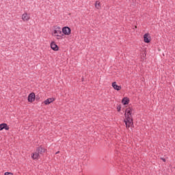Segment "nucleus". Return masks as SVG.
Masks as SVG:
<instances>
[{"label":"nucleus","mask_w":175,"mask_h":175,"mask_svg":"<svg viewBox=\"0 0 175 175\" xmlns=\"http://www.w3.org/2000/svg\"><path fill=\"white\" fill-rule=\"evenodd\" d=\"M144 41L145 43H150V42H151V37H148V33L144 35Z\"/></svg>","instance_id":"6"},{"label":"nucleus","mask_w":175,"mask_h":175,"mask_svg":"<svg viewBox=\"0 0 175 175\" xmlns=\"http://www.w3.org/2000/svg\"><path fill=\"white\" fill-rule=\"evenodd\" d=\"M122 105H129V98H128L126 97L123 98L122 100Z\"/></svg>","instance_id":"13"},{"label":"nucleus","mask_w":175,"mask_h":175,"mask_svg":"<svg viewBox=\"0 0 175 175\" xmlns=\"http://www.w3.org/2000/svg\"><path fill=\"white\" fill-rule=\"evenodd\" d=\"M4 175H14L12 172H5Z\"/></svg>","instance_id":"18"},{"label":"nucleus","mask_w":175,"mask_h":175,"mask_svg":"<svg viewBox=\"0 0 175 175\" xmlns=\"http://www.w3.org/2000/svg\"><path fill=\"white\" fill-rule=\"evenodd\" d=\"M112 87L113 89L116 90V91H120L121 90V86L117 85V82H113Z\"/></svg>","instance_id":"8"},{"label":"nucleus","mask_w":175,"mask_h":175,"mask_svg":"<svg viewBox=\"0 0 175 175\" xmlns=\"http://www.w3.org/2000/svg\"><path fill=\"white\" fill-rule=\"evenodd\" d=\"M161 160H162L163 162H166V159H165L164 158H161Z\"/></svg>","instance_id":"19"},{"label":"nucleus","mask_w":175,"mask_h":175,"mask_svg":"<svg viewBox=\"0 0 175 175\" xmlns=\"http://www.w3.org/2000/svg\"><path fill=\"white\" fill-rule=\"evenodd\" d=\"M53 33L55 35H62V31H61V27H57L56 29L54 30Z\"/></svg>","instance_id":"11"},{"label":"nucleus","mask_w":175,"mask_h":175,"mask_svg":"<svg viewBox=\"0 0 175 175\" xmlns=\"http://www.w3.org/2000/svg\"><path fill=\"white\" fill-rule=\"evenodd\" d=\"M82 81H84V78H82Z\"/></svg>","instance_id":"22"},{"label":"nucleus","mask_w":175,"mask_h":175,"mask_svg":"<svg viewBox=\"0 0 175 175\" xmlns=\"http://www.w3.org/2000/svg\"><path fill=\"white\" fill-rule=\"evenodd\" d=\"M133 111V109H132L131 107H129V108L126 109V110H125L126 114H128V115H130V116H132V112Z\"/></svg>","instance_id":"14"},{"label":"nucleus","mask_w":175,"mask_h":175,"mask_svg":"<svg viewBox=\"0 0 175 175\" xmlns=\"http://www.w3.org/2000/svg\"><path fill=\"white\" fill-rule=\"evenodd\" d=\"M40 157V155L37 151H36V152L31 154L32 159H39Z\"/></svg>","instance_id":"12"},{"label":"nucleus","mask_w":175,"mask_h":175,"mask_svg":"<svg viewBox=\"0 0 175 175\" xmlns=\"http://www.w3.org/2000/svg\"><path fill=\"white\" fill-rule=\"evenodd\" d=\"M72 32V29H70V27H68V26H66V27H64L62 28V33H64V35H70Z\"/></svg>","instance_id":"2"},{"label":"nucleus","mask_w":175,"mask_h":175,"mask_svg":"<svg viewBox=\"0 0 175 175\" xmlns=\"http://www.w3.org/2000/svg\"><path fill=\"white\" fill-rule=\"evenodd\" d=\"M36 151L40 154H44L46 152V149L42 146H39Z\"/></svg>","instance_id":"9"},{"label":"nucleus","mask_w":175,"mask_h":175,"mask_svg":"<svg viewBox=\"0 0 175 175\" xmlns=\"http://www.w3.org/2000/svg\"><path fill=\"white\" fill-rule=\"evenodd\" d=\"M35 99L38 100V99H39V98H38V97H36V98H35Z\"/></svg>","instance_id":"21"},{"label":"nucleus","mask_w":175,"mask_h":175,"mask_svg":"<svg viewBox=\"0 0 175 175\" xmlns=\"http://www.w3.org/2000/svg\"><path fill=\"white\" fill-rule=\"evenodd\" d=\"M51 48L53 51H58V50H59V47H58V45H57L54 41L51 43Z\"/></svg>","instance_id":"4"},{"label":"nucleus","mask_w":175,"mask_h":175,"mask_svg":"<svg viewBox=\"0 0 175 175\" xmlns=\"http://www.w3.org/2000/svg\"><path fill=\"white\" fill-rule=\"evenodd\" d=\"M3 129H5V131H9L10 128L8 124L6 123L0 124V131H3Z\"/></svg>","instance_id":"5"},{"label":"nucleus","mask_w":175,"mask_h":175,"mask_svg":"<svg viewBox=\"0 0 175 175\" xmlns=\"http://www.w3.org/2000/svg\"><path fill=\"white\" fill-rule=\"evenodd\" d=\"M95 8H96V9H99V8H100V3L99 1H96Z\"/></svg>","instance_id":"15"},{"label":"nucleus","mask_w":175,"mask_h":175,"mask_svg":"<svg viewBox=\"0 0 175 175\" xmlns=\"http://www.w3.org/2000/svg\"><path fill=\"white\" fill-rule=\"evenodd\" d=\"M55 154H59V151L57 152Z\"/></svg>","instance_id":"20"},{"label":"nucleus","mask_w":175,"mask_h":175,"mask_svg":"<svg viewBox=\"0 0 175 175\" xmlns=\"http://www.w3.org/2000/svg\"><path fill=\"white\" fill-rule=\"evenodd\" d=\"M29 18H31V17L27 13H25L22 15V20H23V21H29Z\"/></svg>","instance_id":"10"},{"label":"nucleus","mask_w":175,"mask_h":175,"mask_svg":"<svg viewBox=\"0 0 175 175\" xmlns=\"http://www.w3.org/2000/svg\"><path fill=\"white\" fill-rule=\"evenodd\" d=\"M55 100V98H49L44 101V105H50V103H53Z\"/></svg>","instance_id":"7"},{"label":"nucleus","mask_w":175,"mask_h":175,"mask_svg":"<svg viewBox=\"0 0 175 175\" xmlns=\"http://www.w3.org/2000/svg\"><path fill=\"white\" fill-rule=\"evenodd\" d=\"M55 36H57V40L62 39V36H61V34H56Z\"/></svg>","instance_id":"16"},{"label":"nucleus","mask_w":175,"mask_h":175,"mask_svg":"<svg viewBox=\"0 0 175 175\" xmlns=\"http://www.w3.org/2000/svg\"><path fill=\"white\" fill-rule=\"evenodd\" d=\"M35 98H36L35 93L31 92L29 94L27 97V100L28 102H30L31 103H32V102L35 100Z\"/></svg>","instance_id":"3"},{"label":"nucleus","mask_w":175,"mask_h":175,"mask_svg":"<svg viewBox=\"0 0 175 175\" xmlns=\"http://www.w3.org/2000/svg\"><path fill=\"white\" fill-rule=\"evenodd\" d=\"M125 119L124 120V122L125 123L126 128H131L133 125V118L131 115H128V113H124Z\"/></svg>","instance_id":"1"},{"label":"nucleus","mask_w":175,"mask_h":175,"mask_svg":"<svg viewBox=\"0 0 175 175\" xmlns=\"http://www.w3.org/2000/svg\"><path fill=\"white\" fill-rule=\"evenodd\" d=\"M117 111H118V112L121 111V105H118V106H117Z\"/></svg>","instance_id":"17"}]
</instances>
